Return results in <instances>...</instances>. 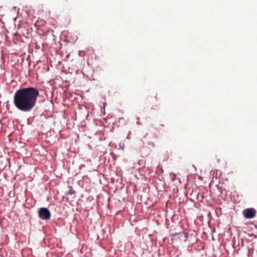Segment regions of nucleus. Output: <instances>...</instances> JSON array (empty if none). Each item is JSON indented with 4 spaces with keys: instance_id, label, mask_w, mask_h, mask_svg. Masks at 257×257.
I'll return each mask as SVG.
<instances>
[{
    "instance_id": "nucleus-1",
    "label": "nucleus",
    "mask_w": 257,
    "mask_h": 257,
    "mask_svg": "<svg viewBox=\"0 0 257 257\" xmlns=\"http://www.w3.org/2000/svg\"><path fill=\"white\" fill-rule=\"evenodd\" d=\"M39 95V90L35 87L21 88L15 92L13 103L18 110L30 112L35 107Z\"/></svg>"
},
{
    "instance_id": "nucleus-2",
    "label": "nucleus",
    "mask_w": 257,
    "mask_h": 257,
    "mask_svg": "<svg viewBox=\"0 0 257 257\" xmlns=\"http://www.w3.org/2000/svg\"><path fill=\"white\" fill-rule=\"evenodd\" d=\"M39 217L44 220H48L50 218L51 213L47 208H41L39 210Z\"/></svg>"
},
{
    "instance_id": "nucleus-3",
    "label": "nucleus",
    "mask_w": 257,
    "mask_h": 257,
    "mask_svg": "<svg viewBox=\"0 0 257 257\" xmlns=\"http://www.w3.org/2000/svg\"><path fill=\"white\" fill-rule=\"evenodd\" d=\"M243 215L246 218H252L255 216V210L253 208H247L242 212Z\"/></svg>"
},
{
    "instance_id": "nucleus-4",
    "label": "nucleus",
    "mask_w": 257,
    "mask_h": 257,
    "mask_svg": "<svg viewBox=\"0 0 257 257\" xmlns=\"http://www.w3.org/2000/svg\"><path fill=\"white\" fill-rule=\"evenodd\" d=\"M177 235L178 238H179L181 241L183 242H185L187 240L188 236V233L185 232H181L178 233Z\"/></svg>"
}]
</instances>
